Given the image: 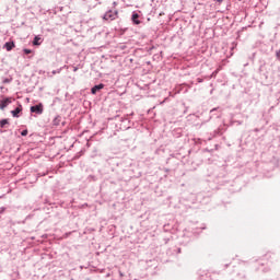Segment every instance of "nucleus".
Masks as SVG:
<instances>
[{"mask_svg":"<svg viewBox=\"0 0 280 280\" xmlns=\"http://www.w3.org/2000/svg\"><path fill=\"white\" fill-rule=\"evenodd\" d=\"M117 14H118L117 10H109L105 13L103 19L105 21H115V19H117Z\"/></svg>","mask_w":280,"mask_h":280,"instance_id":"1","label":"nucleus"},{"mask_svg":"<svg viewBox=\"0 0 280 280\" xmlns=\"http://www.w3.org/2000/svg\"><path fill=\"white\" fill-rule=\"evenodd\" d=\"M131 21L135 23V25H141V21H139V13H133Z\"/></svg>","mask_w":280,"mask_h":280,"instance_id":"5","label":"nucleus"},{"mask_svg":"<svg viewBox=\"0 0 280 280\" xmlns=\"http://www.w3.org/2000/svg\"><path fill=\"white\" fill-rule=\"evenodd\" d=\"M73 71H78V68H74Z\"/></svg>","mask_w":280,"mask_h":280,"instance_id":"12","label":"nucleus"},{"mask_svg":"<svg viewBox=\"0 0 280 280\" xmlns=\"http://www.w3.org/2000/svg\"><path fill=\"white\" fill-rule=\"evenodd\" d=\"M21 135H22V137H27V130H23V131L21 132Z\"/></svg>","mask_w":280,"mask_h":280,"instance_id":"11","label":"nucleus"},{"mask_svg":"<svg viewBox=\"0 0 280 280\" xmlns=\"http://www.w3.org/2000/svg\"><path fill=\"white\" fill-rule=\"evenodd\" d=\"M102 89H104V84H98V85H95L94 88H92L91 90V93L92 95H95V93H97V91H102Z\"/></svg>","mask_w":280,"mask_h":280,"instance_id":"6","label":"nucleus"},{"mask_svg":"<svg viewBox=\"0 0 280 280\" xmlns=\"http://www.w3.org/2000/svg\"><path fill=\"white\" fill-rule=\"evenodd\" d=\"M24 54H26V55L32 54V50H31V49L25 48V49H24Z\"/></svg>","mask_w":280,"mask_h":280,"instance_id":"10","label":"nucleus"},{"mask_svg":"<svg viewBox=\"0 0 280 280\" xmlns=\"http://www.w3.org/2000/svg\"><path fill=\"white\" fill-rule=\"evenodd\" d=\"M14 47H16V45L14 44V42H7L4 44V48L7 49V51H12V49H14Z\"/></svg>","mask_w":280,"mask_h":280,"instance_id":"4","label":"nucleus"},{"mask_svg":"<svg viewBox=\"0 0 280 280\" xmlns=\"http://www.w3.org/2000/svg\"><path fill=\"white\" fill-rule=\"evenodd\" d=\"M9 104H12V98H4L0 101L1 110H4L5 108H8Z\"/></svg>","mask_w":280,"mask_h":280,"instance_id":"3","label":"nucleus"},{"mask_svg":"<svg viewBox=\"0 0 280 280\" xmlns=\"http://www.w3.org/2000/svg\"><path fill=\"white\" fill-rule=\"evenodd\" d=\"M33 45L38 46L40 45V37L39 36H35L33 39Z\"/></svg>","mask_w":280,"mask_h":280,"instance_id":"8","label":"nucleus"},{"mask_svg":"<svg viewBox=\"0 0 280 280\" xmlns=\"http://www.w3.org/2000/svg\"><path fill=\"white\" fill-rule=\"evenodd\" d=\"M23 110V106L19 105L14 110L11 112L13 117H19V113Z\"/></svg>","mask_w":280,"mask_h":280,"instance_id":"7","label":"nucleus"},{"mask_svg":"<svg viewBox=\"0 0 280 280\" xmlns=\"http://www.w3.org/2000/svg\"><path fill=\"white\" fill-rule=\"evenodd\" d=\"M8 124H9L8 119H2V120H0V126H1L2 128H4L5 125H8Z\"/></svg>","mask_w":280,"mask_h":280,"instance_id":"9","label":"nucleus"},{"mask_svg":"<svg viewBox=\"0 0 280 280\" xmlns=\"http://www.w3.org/2000/svg\"><path fill=\"white\" fill-rule=\"evenodd\" d=\"M31 113H36L37 115H43V105L39 103L38 105L31 107Z\"/></svg>","mask_w":280,"mask_h":280,"instance_id":"2","label":"nucleus"}]
</instances>
